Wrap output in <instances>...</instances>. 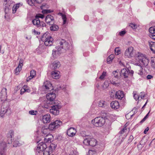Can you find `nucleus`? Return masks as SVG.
Here are the masks:
<instances>
[{"instance_id": "nucleus-1", "label": "nucleus", "mask_w": 155, "mask_h": 155, "mask_svg": "<svg viewBox=\"0 0 155 155\" xmlns=\"http://www.w3.org/2000/svg\"><path fill=\"white\" fill-rule=\"evenodd\" d=\"M41 40L46 46H51L53 43V39L48 32L45 33L42 36Z\"/></svg>"}, {"instance_id": "nucleus-2", "label": "nucleus", "mask_w": 155, "mask_h": 155, "mask_svg": "<svg viewBox=\"0 0 155 155\" xmlns=\"http://www.w3.org/2000/svg\"><path fill=\"white\" fill-rule=\"evenodd\" d=\"M137 60H138L139 62L145 66H147L149 63V60L145 55L141 53H138L137 54Z\"/></svg>"}, {"instance_id": "nucleus-3", "label": "nucleus", "mask_w": 155, "mask_h": 155, "mask_svg": "<svg viewBox=\"0 0 155 155\" xmlns=\"http://www.w3.org/2000/svg\"><path fill=\"white\" fill-rule=\"evenodd\" d=\"M104 118L102 117H97L92 120V124L97 127H101L105 123Z\"/></svg>"}, {"instance_id": "nucleus-4", "label": "nucleus", "mask_w": 155, "mask_h": 155, "mask_svg": "<svg viewBox=\"0 0 155 155\" xmlns=\"http://www.w3.org/2000/svg\"><path fill=\"white\" fill-rule=\"evenodd\" d=\"M59 44L60 47L59 48L61 49L63 52H65L69 48L70 45L69 43L64 39L60 40Z\"/></svg>"}, {"instance_id": "nucleus-5", "label": "nucleus", "mask_w": 155, "mask_h": 155, "mask_svg": "<svg viewBox=\"0 0 155 155\" xmlns=\"http://www.w3.org/2000/svg\"><path fill=\"white\" fill-rule=\"evenodd\" d=\"M32 22L33 24L41 30H43L44 28H45L46 25L43 22H40L39 19L35 17V18L32 20Z\"/></svg>"}, {"instance_id": "nucleus-6", "label": "nucleus", "mask_w": 155, "mask_h": 155, "mask_svg": "<svg viewBox=\"0 0 155 155\" xmlns=\"http://www.w3.org/2000/svg\"><path fill=\"white\" fill-rule=\"evenodd\" d=\"M83 142L84 144L86 145L94 147L96 145L97 141L94 138L88 137L84 139Z\"/></svg>"}, {"instance_id": "nucleus-7", "label": "nucleus", "mask_w": 155, "mask_h": 155, "mask_svg": "<svg viewBox=\"0 0 155 155\" xmlns=\"http://www.w3.org/2000/svg\"><path fill=\"white\" fill-rule=\"evenodd\" d=\"M61 124L62 122L61 121L57 120L50 124L48 128L50 130H53L58 128Z\"/></svg>"}, {"instance_id": "nucleus-8", "label": "nucleus", "mask_w": 155, "mask_h": 155, "mask_svg": "<svg viewBox=\"0 0 155 155\" xmlns=\"http://www.w3.org/2000/svg\"><path fill=\"white\" fill-rule=\"evenodd\" d=\"M55 97V94L53 92H51L48 93L46 95L48 103L51 104H52L54 102Z\"/></svg>"}, {"instance_id": "nucleus-9", "label": "nucleus", "mask_w": 155, "mask_h": 155, "mask_svg": "<svg viewBox=\"0 0 155 155\" xmlns=\"http://www.w3.org/2000/svg\"><path fill=\"white\" fill-rule=\"evenodd\" d=\"M63 53L62 50L58 46H56L55 49L52 51V56L54 58H57L59 56L60 54Z\"/></svg>"}, {"instance_id": "nucleus-10", "label": "nucleus", "mask_w": 155, "mask_h": 155, "mask_svg": "<svg viewBox=\"0 0 155 155\" xmlns=\"http://www.w3.org/2000/svg\"><path fill=\"white\" fill-rule=\"evenodd\" d=\"M61 108V106L59 103L57 105H55L51 107V109H50V112L55 115H58L59 113V109Z\"/></svg>"}, {"instance_id": "nucleus-11", "label": "nucleus", "mask_w": 155, "mask_h": 155, "mask_svg": "<svg viewBox=\"0 0 155 155\" xmlns=\"http://www.w3.org/2000/svg\"><path fill=\"white\" fill-rule=\"evenodd\" d=\"M11 112V110L9 109L8 107L6 106L5 107V106L2 105L1 107L0 116L2 117H3L4 115L6 113H8V114H10Z\"/></svg>"}, {"instance_id": "nucleus-12", "label": "nucleus", "mask_w": 155, "mask_h": 155, "mask_svg": "<svg viewBox=\"0 0 155 155\" xmlns=\"http://www.w3.org/2000/svg\"><path fill=\"white\" fill-rule=\"evenodd\" d=\"M7 89L6 88H3L0 92V101H5L7 98Z\"/></svg>"}, {"instance_id": "nucleus-13", "label": "nucleus", "mask_w": 155, "mask_h": 155, "mask_svg": "<svg viewBox=\"0 0 155 155\" xmlns=\"http://www.w3.org/2000/svg\"><path fill=\"white\" fill-rule=\"evenodd\" d=\"M134 48L132 47L128 48L125 51L124 54L127 57L130 58L133 56Z\"/></svg>"}, {"instance_id": "nucleus-14", "label": "nucleus", "mask_w": 155, "mask_h": 155, "mask_svg": "<svg viewBox=\"0 0 155 155\" xmlns=\"http://www.w3.org/2000/svg\"><path fill=\"white\" fill-rule=\"evenodd\" d=\"M47 148L46 144L41 142L38 145L36 151L38 153H39L41 151H43L46 149Z\"/></svg>"}, {"instance_id": "nucleus-15", "label": "nucleus", "mask_w": 155, "mask_h": 155, "mask_svg": "<svg viewBox=\"0 0 155 155\" xmlns=\"http://www.w3.org/2000/svg\"><path fill=\"white\" fill-rule=\"evenodd\" d=\"M45 22L49 25H52L54 23V18L51 15L47 16L45 19Z\"/></svg>"}, {"instance_id": "nucleus-16", "label": "nucleus", "mask_w": 155, "mask_h": 155, "mask_svg": "<svg viewBox=\"0 0 155 155\" xmlns=\"http://www.w3.org/2000/svg\"><path fill=\"white\" fill-rule=\"evenodd\" d=\"M75 128L71 127L68 129L67 131V134L69 137H72L74 136L76 133Z\"/></svg>"}, {"instance_id": "nucleus-17", "label": "nucleus", "mask_w": 155, "mask_h": 155, "mask_svg": "<svg viewBox=\"0 0 155 155\" xmlns=\"http://www.w3.org/2000/svg\"><path fill=\"white\" fill-rule=\"evenodd\" d=\"M129 71L125 68L122 69L120 72V76L121 77L124 78H128L129 75L128 71Z\"/></svg>"}, {"instance_id": "nucleus-18", "label": "nucleus", "mask_w": 155, "mask_h": 155, "mask_svg": "<svg viewBox=\"0 0 155 155\" xmlns=\"http://www.w3.org/2000/svg\"><path fill=\"white\" fill-rule=\"evenodd\" d=\"M124 96V94L123 91L119 90L115 92V97L116 99L121 100Z\"/></svg>"}, {"instance_id": "nucleus-19", "label": "nucleus", "mask_w": 155, "mask_h": 155, "mask_svg": "<svg viewBox=\"0 0 155 155\" xmlns=\"http://www.w3.org/2000/svg\"><path fill=\"white\" fill-rule=\"evenodd\" d=\"M42 120L44 123H49L51 120V117L49 114H47L44 115L42 118Z\"/></svg>"}, {"instance_id": "nucleus-20", "label": "nucleus", "mask_w": 155, "mask_h": 155, "mask_svg": "<svg viewBox=\"0 0 155 155\" xmlns=\"http://www.w3.org/2000/svg\"><path fill=\"white\" fill-rule=\"evenodd\" d=\"M110 106L112 108L117 109L119 108L120 104L119 102L117 101H114L111 103Z\"/></svg>"}, {"instance_id": "nucleus-21", "label": "nucleus", "mask_w": 155, "mask_h": 155, "mask_svg": "<svg viewBox=\"0 0 155 155\" xmlns=\"http://www.w3.org/2000/svg\"><path fill=\"white\" fill-rule=\"evenodd\" d=\"M14 132L12 130H10L8 134V143L9 144L12 143V138L14 137Z\"/></svg>"}, {"instance_id": "nucleus-22", "label": "nucleus", "mask_w": 155, "mask_h": 155, "mask_svg": "<svg viewBox=\"0 0 155 155\" xmlns=\"http://www.w3.org/2000/svg\"><path fill=\"white\" fill-rule=\"evenodd\" d=\"M59 72L57 71H53L51 73V76L54 79H58L60 77L59 75Z\"/></svg>"}, {"instance_id": "nucleus-23", "label": "nucleus", "mask_w": 155, "mask_h": 155, "mask_svg": "<svg viewBox=\"0 0 155 155\" xmlns=\"http://www.w3.org/2000/svg\"><path fill=\"white\" fill-rule=\"evenodd\" d=\"M51 66L53 69H56L60 67V64L59 61H54L51 64Z\"/></svg>"}, {"instance_id": "nucleus-24", "label": "nucleus", "mask_w": 155, "mask_h": 155, "mask_svg": "<svg viewBox=\"0 0 155 155\" xmlns=\"http://www.w3.org/2000/svg\"><path fill=\"white\" fill-rule=\"evenodd\" d=\"M36 75V71L34 70H31L30 73V75L27 78L26 81L28 82L30 80L35 77Z\"/></svg>"}, {"instance_id": "nucleus-25", "label": "nucleus", "mask_w": 155, "mask_h": 155, "mask_svg": "<svg viewBox=\"0 0 155 155\" xmlns=\"http://www.w3.org/2000/svg\"><path fill=\"white\" fill-rule=\"evenodd\" d=\"M44 87L45 89L47 90H48L50 89L52 90V87H51V84L50 82L46 81L44 83Z\"/></svg>"}, {"instance_id": "nucleus-26", "label": "nucleus", "mask_w": 155, "mask_h": 155, "mask_svg": "<svg viewBox=\"0 0 155 155\" xmlns=\"http://www.w3.org/2000/svg\"><path fill=\"white\" fill-rule=\"evenodd\" d=\"M137 73L140 75H141L143 74V68L141 65H139L137 66L136 68Z\"/></svg>"}, {"instance_id": "nucleus-27", "label": "nucleus", "mask_w": 155, "mask_h": 155, "mask_svg": "<svg viewBox=\"0 0 155 155\" xmlns=\"http://www.w3.org/2000/svg\"><path fill=\"white\" fill-rule=\"evenodd\" d=\"M52 136L50 134H48L44 138L45 142L46 143L51 142Z\"/></svg>"}, {"instance_id": "nucleus-28", "label": "nucleus", "mask_w": 155, "mask_h": 155, "mask_svg": "<svg viewBox=\"0 0 155 155\" xmlns=\"http://www.w3.org/2000/svg\"><path fill=\"white\" fill-rule=\"evenodd\" d=\"M149 46L151 51L155 54V42H151L149 44Z\"/></svg>"}, {"instance_id": "nucleus-29", "label": "nucleus", "mask_w": 155, "mask_h": 155, "mask_svg": "<svg viewBox=\"0 0 155 155\" xmlns=\"http://www.w3.org/2000/svg\"><path fill=\"white\" fill-rule=\"evenodd\" d=\"M26 91L29 92L30 91V90L29 89V88L27 86L24 85L21 89V94L22 93H23Z\"/></svg>"}, {"instance_id": "nucleus-30", "label": "nucleus", "mask_w": 155, "mask_h": 155, "mask_svg": "<svg viewBox=\"0 0 155 155\" xmlns=\"http://www.w3.org/2000/svg\"><path fill=\"white\" fill-rule=\"evenodd\" d=\"M51 25V26L50 27V29L51 31H54L57 30L58 29V27L56 25Z\"/></svg>"}, {"instance_id": "nucleus-31", "label": "nucleus", "mask_w": 155, "mask_h": 155, "mask_svg": "<svg viewBox=\"0 0 155 155\" xmlns=\"http://www.w3.org/2000/svg\"><path fill=\"white\" fill-rule=\"evenodd\" d=\"M107 104L104 101H101L99 103V107H106Z\"/></svg>"}, {"instance_id": "nucleus-32", "label": "nucleus", "mask_w": 155, "mask_h": 155, "mask_svg": "<svg viewBox=\"0 0 155 155\" xmlns=\"http://www.w3.org/2000/svg\"><path fill=\"white\" fill-rule=\"evenodd\" d=\"M114 56L113 54H111L108 57L107 59V61L109 64L111 63L114 58Z\"/></svg>"}, {"instance_id": "nucleus-33", "label": "nucleus", "mask_w": 155, "mask_h": 155, "mask_svg": "<svg viewBox=\"0 0 155 155\" xmlns=\"http://www.w3.org/2000/svg\"><path fill=\"white\" fill-rule=\"evenodd\" d=\"M56 146V145L55 144L51 143L50 145L49 149H48V150H49L51 152L55 149Z\"/></svg>"}, {"instance_id": "nucleus-34", "label": "nucleus", "mask_w": 155, "mask_h": 155, "mask_svg": "<svg viewBox=\"0 0 155 155\" xmlns=\"http://www.w3.org/2000/svg\"><path fill=\"white\" fill-rule=\"evenodd\" d=\"M49 129L48 128H45V127H43L42 128V132L43 134L45 135H47L48 134H48V130Z\"/></svg>"}, {"instance_id": "nucleus-35", "label": "nucleus", "mask_w": 155, "mask_h": 155, "mask_svg": "<svg viewBox=\"0 0 155 155\" xmlns=\"http://www.w3.org/2000/svg\"><path fill=\"white\" fill-rule=\"evenodd\" d=\"M21 70V67L18 66L15 70V74L16 75H18L20 71Z\"/></svg>"}, {"instance_id": "nucleus-36", "label": "nucleus", "mask_w": 155, "mask_h": 155, "mask_svg": "<svg viewBox=\"0 0 155 155\" xmlns=\"http://www.w3.org/2000/svg\"><path fill=\"white\" fill-rule=\"evenodd\" d=\"M149 31L150 34H155V26L150 27L149 28Z\"/></svg>"}, {"instance_id": "nucleus-37", "label": "nucleus", "mask_w": 155, "mask_h": 155, "mask_svg": "<svg viewBox=\"0 0 155 155\" xmlns=\"http://www.w3.org/2000/svg\"><path fill=\"white\" fill-rule=\"evenodd\" d=\"M59 14L62 17V18L63 21V24H64L66 23L67 20V18L66 16L62 13H59Z\"/></svg>"}, {"instance_id": "nucleus-38", "label": "nucleus", "mask_w": 155, "mask_h": 155, "mask_svg": "<svg viewBox=\"0 0 155 155\" xmlns=\"http://www.w3.org/2000/svg\"><path fill=\"white\" fill-rule=\"evenodd\" d=\"M151 63L152 67L155 68V57H152L151 58Z\"/></svg>"}, {"instance_id": "nucleus-39", "label": "nucleus", "mask_w": 155, "mask_h": 155, "mask_svg": "<svg viewBox=\"0 0 155 155\" xmlns=\"http://www.w3.org/2000/svg\"><path fill=\"white\" fill-rule=\"evenodd\" d=\"M27 2L28 4L31 6L35 5V0H28Z\"/></svg>"}, {"instance_id": "nucleus-40", "label": "nucleus", "mask_w": 155, "mask_h": 155, "mask_svg": "<svg viewBox=\"0 0 155 155\" xmlns=\"http://www.w3.org/2000/svg\"><path fill=\"white\" fill-rule=\"evenodd\" d=\"M150 111L144 117L143 119L140 121V123L141 124L143 122L148 118V115L150 113Z\"/></svg>"}, {"instance_id": "nucleus-41", "label": "nucleus", "mask_w": 155, "mask_h": 155, "mask_svg": "<svg viewBox=\"0 0 155 155\" xmlns=\"http://www.w3.org/2000/svg\"><path fill=\"white\" fill-rule=\"evenodd\" d=\"M133 94L134 98L136 101L137 100H140V96H139V95L137 94L136 93H135L134 92Z\"/></svg>"}, {"instance_id": "nucleus-42", "label": "nucleus", "mask_w": 155, "mask_h": 155, "mask_svg": "<svg viewBox=\"0 0 155 155\" xmlns=\"http://www.w3.org/2000/svg\"><path fill=\"white\" fill-rule=\"evenodd\" d=\"M48 149L47 148L46 149L44 150L43 152L44 155H50V152H51L49 150H48Z\"/></svg>"}, {"instance_id": "nucleus-43", "label": "nucleus", "mask_w": 155, "mask_h": 155, "mask_svg": "<svg viewBox=\"0 0 155 155\" xmlns=\"http://www.w3.org/2000/svg\"><path fill=\"white\" fill-rule=\"evenodd\" d=\"M145 93L144 92H141L140 93L139 96H140V99L141 100L143 98L145 97Z\"/></svg>"}, {"instance_id": "nucleus-44", "label": "nucleus", "mask_w": 155, "mask_h": 155, "mask_svg": "<svg viewBox=\"0 0 155 155\" xmlns=\"http://www.w3.org/2000/svg\"><path fill=\"white\" fill-rule=\"evenodd\" d=\"M115 53L116 55H118L120 53V50L118 48H116L115 49Z\"/></svg>"}, {"instance_id": "nucleus-45", "label": "nucleus", "mask_w": 155, "mask_h": 155, "mask_svg": "<svg viewBox=\"0 0 155 155\" xmlns=\"http://www.w3.org/2000/svg\"><path fill=\"white\" fill-rule=\"evenodd\" d=\"M106 75V72L103 71L102 75L100 77L99 79H103L104 78Z\"/></svg>"}, {"instance_id": "nucleus-46", "label": "nucleus", "mask_w": 155, "mask_h": 155, "mask_svg": "<svg viewBox=\"0 0 155 155\" xmlns=\"http://www.w3.org/2000/svg\"><path fill=\"white\" fill-rule=\"evenodd\" d=\"M52 12V11L50 10H45L42 11V13L43 14H46L49 13H51Z\"/></svg>"}, {"instance_id": "nucleus-47", "label": "nucleus", "mask_w": 155, "mask_h": 155, "mask_svg": "<svg viewBox=\"0 0 155 155\" xmlns=\"http://www.w3.org/2000/svg\"><path fill=\"white\" fill-rule=\"evenodd\" d=\"M115 91L114 90L111 91V93L110 94V97L111 98H113L114 97V94H115Z\"/></svg>"}, {"instance_id": "nucleus-48", "label": "nucleus", "mask_w": 155, "mask_h": 155, "mask_svg": "<svg viewBox=\"0 0 155 155\" xmlns=\"http://www.w3.org/2000/svg\"><path fill=\"white\" fill-rule=\"evenodd\" d=\"M69 155H78V153L75 151L72 150L71 151Z\"/></svg>"}, {"instance_id": "nucleus-49", "label": "nucleus", "mask_w": 155, "mask_h": 155, "mask_svg": "<svg viewBox=\"0 0 155 155\" xmlns=\"http://www.w3.org/2000/svg\"><path fill=\"white\" fill-rule=\"evenodd\" d=\"M35 17L38 18V19L39 18L42 19L44 17V15L43 14H38L36 15Z\"/></svg>"}, {"instance_id": "nucleus-50", "label": "nucleus", "mask_w": 155, "mask_h": 155, "mask_svg": "<svg viewBox=\"0 0 155 155\" xmlns=\"http://www.w3.org/2000/svg\"><path fill=\"white\" fill-rule=\"evenodd\" d=\"M29 113L31 115H36L37 113V112L36 111L31 110L29 111Z\"/></svg>"}, {"instance_id": "nucleus-51", "label": "nucleus", "mask_w": 155, "mask_h": 155, "mask_svg": "<svg viewBox=\"0 0 155 155\" xmlns=\"http://www.w3.org/2000/svg\"><path fill=\"white\" fill-rule=\"evenodd\" d=\"M114 77L115 78H118V73L116 71H113L112 73Z\"/></svg>"}, {"instance_id": "nucleus-52", "label": "nucleus", "mask_w": 155, "mask_h": 155, "mask_svg": "<svg viewBox=\"0 0 155 155\" xmlns=\"http://www.w3.org/2000/svg\"><path fill=\"white\" fill-rule=\"evenodd\" d=\"M32 32L33 34L36 35H39L40 34V32H39L37 31L35 29L32 30Z\"/></svg>"}, {"instance_id": "nucleus-53", "label": "nucleus", "mask_w": 155, "mask_h": 155, "mask_svg": "<svg viewBox=\"0 0 155 155\" xmlns=\"http://www.w3.org/2000/svg\"><path fill=\"white\" fill-rule=\"evenodd\" d=\"M24 62V60L22 59H20L19 61V64L18 66H19L22 67L23 66V64Z\"/></svg>"}, {"instance_id": "nucleus-54", "label": "nucleus", "mask_w": 155, "mask_h": 155, "mask_svg": "<svg viewBox=\"0 0 155 155\" xmlns=\"http://www.w3.org/2000/svg\"><path fill=\"white\" fill-rule=\"evenodd\" d=\"M130 26L133 29H135L137 28V25L131 23L130 25Z\"/></svg>"}, {"instance_id": "nucleus-55", "label": "nucleus", "mask_w": 155, "mask_h": 155, "mask_svg": "<svg viewBox=\"0 0 155 155\" xmlns=\"http://www.w3.org/2000/svg\"><path fill=\"white\" fill-rule=\"evenodd\" d=\"M109 86V83L107 81H105L104 82L103 87H107Z\"/></svg>"}, {"instance_id": "nucleus-56", "label": "nucleus", "mask_w": 155, "mask_h": 155, "mask_svg": "<svg viewBox=\"0 0 155 155\" xmlns=\"http://www.w3.org/2000/svg\"><path fill=\"white\" fill-rule=\"evenodd\" d=\"M96 152L95 151L93 150H90L88 151V153L90 155H92L94 154H95Z\"/></svg>"}, {"instance_id": "nucleus-57", "label": "nucleus", "mask_w": 155, "mask_h": 155, "mask_svg": "<svg viewBox=\"0 0 155 155\" xmlns=\"http://www.w3.org/2000/svg\"><path fill=\"white\" fill-rule=\"evenodd\" d=\"M127 130V128L126 127H124L123 128L120 132L119 133L120 134H123L126 131V130Z\"/></svg>"}, {"instance_id": "nucleus-58", "label": "nucleus", "mask_w": 155, "mask_h": 155, "mask_svg": "<svg viewBox=\"0 0 155 155\" xmlns=\"http://www.w3.org/2000/svg\"><path fill=\"white\" fill-rule=\"evenodd\" d=\"M149 37L152 39L155 40V34H150Z\"/></svg>"}, {"instance_id": "nucleus-59", "label": "nucleus", "mask_w": 155, "mask_h": 155, "mask_svg": "<svg viewBox=\"0 0 155 155\" xmlns=\"http://www.w3.org/2000/svg\"><path fill=\"white\" fill-rule=\"evenodd\" d=\"M126 33V31H123L119 33V34L121 36H122L124 35Z\"/></svg>"}, {"instance_id": "nucleus-60", "label": "nucleus", "mask_w": 155, "mask_h": 155, "mask_svg": "<svg viewBox=\"0 0 155 155\" xmlns=\"http://www.w3.org/2000/svg\"><path fill=\"white\" fill-rule=\"evenodd\" d=\"M17 9L16 8H15V6L14 5V6L13 7V8H12L13 13H15Z\"/></svg>"}, {"instance_id": "nucleus-61", "label": "nucleus", "mask_w": 155, "mask_h": 155, "mask_svg": "<svg viewBox=\"0 0 155 155\" xmlns=\"http://www.w3.org/2000/svg\"><path fill=\"white\" fill-rule=\"evenodd\" d=\"M18 142H14L13 146L14 147H16L17 146H18V144L17 143Z\"/></svg>"}, {"instance_id": "nucleus-62", "label": "nucleus", "mask_w": 155, "mask_h": 155, "mask_svg": "<svg viewBox=\"0 0 155 155\" xmlns=\"http://www.w3.org/2000/svg\"><path fill=\"white\" fill-rule=\"evenodd\" d=\"M35 3H41L43 0H35Z\"/></svg>"}, {"instance_id": "nucleus-63", "label": "nucleus", "mask_w": 155, "mask_h": 155, "mask_svg": "<svg viewBox=\"0 0 155 155\" xmlns=\"http://www.w3.org/2000/svg\"><path fill=\"white\" fill-rule=\"evenodd\" d=\"M21 4L20 3H18L17 4L15 5H14L15 6V8H16L17 9L21 5Z\"/></svg>"}, {"instance_id": "nucleus-64", "label": "nucleus", "mask_w": 155, "mask_h": 155, "mask_svg": "<svg viewBox=\"0 0 155 155\" xmlns=\"http://www.w3.org/2000/svg\"><path fill=\"white\" fill-rule=\"evenodd\" d=\"M134 137L133 136L130 135L129 137V141L131 142V141L133 139Z\"/></svg>"}]
</instances>
